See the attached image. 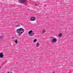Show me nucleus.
Masks as SVG:
<instances>
[{"mask_svg": "<svg viewBox=\"0 0 73 73\" xmlns=\"http://www.w3.org/2000/svg\"><path fill=\"white\" fill-rule=\"evenodd\" d=\"M24 32V30L21 28L18 29L17 31V32L18 33H19V35H22Z\"/></svg>", "mask_w": 73, "mask_h": 73, "instance_id": "obj_1", "label": "nucleus"}, {"mask_svg": "<svg viewBox=\"0 0 73 73\" xmlns=\"http://www.w3.org/2000/svg\"><path fill=\"white\" fill-rule=\"evenodd\" d=\"M51 39L53 40V42H56L57 41V39L56 38H54L53 37H51Z\"/></svg>", "mask_w": 73, "mask_h": 73, "instance_id": "obj_2", "label": "nucleus"}, {"mask_svg": "<svg viewBox=\"0 0 73 73\" xmlns=\"http://www.w3.org/2000/svg\"><path fill=\"white\" fill-rule=\"evenodd\" d=\"M35 19V18L34 17H32L30 18V20L31 21H34Z\"/></svg>", "mask_w": 73, "mask_h": 73, "instance_id": "obj_3", "label": "nucleus"}, {"mask_svg": "<svg viewBox=\"0 0 73 73\" xmlns=\"http://www.w3.org/2000/svg\"><path fill=\"white\" fill-rule=\"evenodd\" d=\"M3 57H4V55L3 54V53H0V57L1 58H3Z\"/></svg>", "mask_w": 73, "mask_h": 73, "instance_id": "obj_4", "label": "nucleus"}, {"mask_svg": "<svg viewBox=\"0 0 73 73\" xmlns=\"http://www.w3.org/2000/svg\"><path fill=\"white\" fill-rule=\"evenodd\" d=\"M34 33H32L29 34L30 36H33L34 35Z\"/></svg>", "mask_w": 73, "mask_h": 73, "instance_id": "obj_5", "label": "nucleus"}, {"mask_svg": "<svg viewBox=\"0 0 73 73\" xmlns=\"http://www.w3.org/2000/svg\"><path fill=\"white\" fill-rule=\"evenodd\" d=\"M20 3H23V0H19L18 1Z\"/></svg>", "mask_w": 73, "mask_h": 73, "instance_id": "obj_6", "label": "nucleus"}, {"mask_svg": "<svg viewBox=\"0 0 73 73\" xmlns=\"http://www.w3.org/2000/svg\"><path fill=\"white\" fill-rule=\"evenodd\" d=\"M33 32L32 31V30H31L29 32V34H31V33H32Z\"/></svg>", "mask_w": 73, "mask_h": 73, "instance_id": "obj_7", "label": "nucleus"}, {"mask_svg": "<svg viewBox=\"0 0 73 73\" xmlns=\"http://www.w3.org/2000/svg\"><path fill=\"white\" fill-rule=\"evenodd\" d=\"M4 37L3 36H0V39H1V40H3V39H4Z\"/></svg>", "mask_w": 73, "mask_h": 73, "instance_id": "obj_8", "label": "nucleus"}, {"mask_svg": "<svg viewBox=\"0 0 73 73\" xmlns=\"http://www.w3.org/2000/svg\"><path fill=\"white\" fill-rule=\"evenodd\" d=\"M39 45H40V44L38 43H37L36 44V46H37V47H38Z\"/></svg>", "mask_w": 73, "mask_h": 73, "instance_id": "obj_9", "label": "nucleus"}, {"mask_svg": "<svg viewBox=\"0 0 73 73\" xmlns=\"http://www.w3.org/2000/svg\"><path fill=\"white\" fill-rule=\"evenodd\" d=\"M45 32H46L45 30H43L42 33H45Z\"/></svg>", "mask_w": 73, "mask_h": 73, "instance_id": "obj_10", "label": "nucleus"}, {"mask_svg": "<svg viewBox=\"0 0 73 73\" xmlns=\"http://www.w3.org/2000/svg\"><path fill=\"white\" fill-rule=\"evenodd\" d=\"M59 36L60 37H61L62 36V34H59Z\"/></svg>", "mask_w": 73, "mask_h": 73, "instance_id": "obj_11", "label": "nucleus"}, {"mask_svg": "<svg viewBox=\"0 0 73 73\" xmlns=\"http://www.w3.org/2000/svg\"><path fill=\"white\" fill-rule=\"evenodd\" d=\"M20 25H17L16 26V27H20Z\"/></svg>", "mask_w": 73, "mask_h": 73, "instance_id": "obj_12", "label": "nucleus"}, {"mask_svg": "<svg viewBox=\"0 0 73 73\" xmlns=\"http://www.w3.org/2000/svg\"><path fill=\"white\" fill-rule=\"evenodd\" d=\"M15 43H17V39H16L15 41Z\"/></svg>", "mask_w": 73, "mask_h": 73, "instance_id": "obj_13", "label": "nucleus"}, {"mask_svg": "<svg viewBox=\"0 0 73 73\" xmlns=\"http://www.w3.org/2000/svg\"><path fill=\"white\" fill-rule=\"evenodd\" d=\"M36 41H37V40H36V39H34V42H36Z\"/></svg>", "mask_w": 73, "mask_h": 73, "instance_id": "obj_14", "label": "nucleus"}, {"mask_svg": "<svg viewBox=\"0 0 73 73\" xmlns=\"http://www.w3.org/2000/svg\"><path fill=\"white\" fill-rule=\"evenodd\" d=\"M23 1V3H24V2L25 1H26L27 2V0H22Z\"/></svg>", "mask_w": 73, "mask_h": 73, "instance_id": "obj_15", "label": "nucleus"}, {"mask_svg": "<svg viewBox=\"0 0 73 73\" xmlns=\"http://www.w3.org/2000/svg\"><path fill=\"white\" fill-rule=\"evenodd\" d=\"M35 5H36V6H37V5H38V4H37V3H36L35 4Z\"/></svg>", "mask_w": 73, "mask_h": 73, "instance_id": "obj_16", "label": "nucleus"}, {"mask_svg": "<svg viewBox=\"0 0 73 73\" xmlns=\"http://www.w3.org/2000/svg\"><path fill=\"white\" fill-rule=\"evenodd\" d=\"M7 73H9V72H7Z\"/></svg>", "mask_w": 73, "mask_h": 73, "instance_id": "obj_17", "label": "nucleus"}, {"mask_svg": "<svg viewBox=\"0 0 73 73\" xmlns=\"http://www.w3.org/2000/svg\"><path fill=\"white\" fill-rule=\"evenodd\" d=\"M44 6H45V7H46V5H44Z\"/></svg>", "mask_w": 73, "mask_h": 73, "instance_id": "obj_18", "label": "nucleus"}, {"mask_svg": "<svg viewBox=\"0 0 73 73\" xmlns=\"http://www.w3.org/2000/svg\"><path fill=\"white\" fill-rule=\"evenodd\" d=\"M0 69H1V67H0Z\"/></svg>", "mask_w": 73, "mask_h": 73, "instance_id": "obj_19", "label": "nucleus"}]
</instances>
